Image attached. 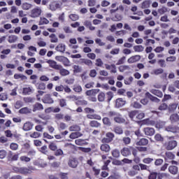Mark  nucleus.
I'll list each match as a JSON object with an SVG mask.
<instances>
[{"mask_svg":"<svg viewBox=\"0 0 179 179\" xmlns=\"http://www.w3.org/2000/svg\"><path fill=\"white\" fill-rule=\"evenodd\" d=\"M85 113H87L88 115H87V117L90 120H101V116L96 114H93L94 113V110L86 108L85 109Z\"/></svg>","mask_w":179,"mask_h":179,"instance_id":"f257e3e1","label":"nucleus"},{"mask_svg":"<svg viewBox=\"0 0 179 179\" xmlns=\"http://www.w3.org/2000/svg\"><path fill=\"white\" fill-rule=\"evenodd\" d=\"M41 13H43V10H41V8L40 7H36L34 9L31 10V17H39L41 15Z\"/></svg>","mask_w":179,"mask_h":179,"instance_id":"f03ea898","label":"nucleus"},{"mask_svg":"<svg viewBox=\"0 0 179 179\" xmlns=\"http://www.w3.org/2000/svg\"><path fill=\"white\" fill-rule=\"evenodd\" d=\"M167 150H173L176 146H177V141L174 140H170L164 144Z\"/></svg>","mask_w":179,"mask_h":179,"instance_id":"7ed1b4c3","label":"nucleus"},{"mask_svg":"<svg viewBox=\"0 0 179 179\" xmlns=\"http://www.w3.org/2000/svg\"><path fill=\"white\" fill-rule=\"evenodd\" d=\"M55 59L57 61H59V62H62L64 66H69L71 64L69 59L64 56H57Z\"/></svg>","mask_w":179,"mask_h":179,"instance_id":"20e7f679","label":"nucleus"},{"mask_svg":"<svg viewBox=\"0 0 179 179\" xmlns=\"http://www.w3.org/2000/svg\"><path fill=\"white\" fill-rule=\"evenodd\" d=\"M43 103L45 104H52L54 103V99L51 98V95L45 94L43 98L42 99Z\"/></svg>","mask_w":179,"mask_h":179,"instance_id":"39448f33","label":"nucleus"},{"mask_svg":"<svg viewBox=\"0 0 179 179\" xmlns=\"http://www.w3.org/2000/svg\"><path fill=\"white\" fill-rule=\"evenodd\" d=\"M47 64H49V66H50V68H52L53 69H61V65L57 64V62L54 61V60H47Z\"/></svg>","mask_w":179,"mask_h":179,"instance_id":"423d86ee","label":"nucleus"},{"mask_svg":"<svg viewBox=\"0 0 179 179\" xmlns=\"http://www.w3.org/2000/svg\"><path fill=\"white\" fill-rule=\"evenodd\" d=\"M113 138H114V134L113 133H107L106 137L103 138L102 139L103 143H109V142H111L113 141Z\"/></svg>","mask_w":179,"mask_h":179,"instance_id":"0eeeda50","label":"nucleus"},{"mask_svg":"<svg viewBox=\"0 0 179 179\" xmlns=\"http://www.w3.org/2000/svg\"><path fill=\"white\" fill-rule=\"evenodd\" d=\"M59 8H61V5L57 1H53L49 5V9L52 11H55L56 9H59Z\"/></svg>","mask_w":179,"mask_h":179,"instance_id":"6e6552de","label":"nucleus"},{"mask_svg":"<svg viewBox=\"0 0 179 179\" xmlns=\"http://www.w3.org/2000/svg\"><path fill=\"white\" fill-rule=\"evenodd\" d=\"M141 60L140 55H134L131 56L130 58L128 59L127 62L128 64H135V62H138Z\"/></svg>","mask_w":179,"mask_h":179,"instance_id":"1a4fd4ad","label":"nucleus"},{"mask_svg":"<svg viewBox=\"0 0 179 179\" xmlns=\"http://www.w3.org/2000/svg\"><path fill=\"white\" fill-rule=\"evenodd\" d=\"M78 159L76 158H71L69 160V166L72 169H76V167H78Z\"/></svg>","mask_w":179,"mask_h":179,"instance_id":"9d476101","label":"nucleus"},{"mask_svg":"<svg viewBox=\"0 0 179 179\" xmlns=\"http://www.w3.org/2000/svg\"><path fill=\"white\" fill-rule=\"evenodd\" d=\"M143 132L145 133V135L152 136V135H155V129L150 128V127H146V128H144Z\"/></svg>","mask_w":179,"mask_h":179,"instance_id":"9b49d317","label":"nucleus"},{"mask_svg":"<svg viewBox=\"0 0 179 179\" xmlns=\"http://www.w3.org/2000/svg\"><path fill=\"white\" fill-rule=\"evenodd\" d=\"M41 110H44V107L43 106V104L40 103H36L33 106V110L32 111L34 113H36V111H40Z\"/></svg>","mask_w":179,"mask_h":179,"instance_id":"f8f14e48","label":"nucleus"},{"mask_svg":"<svg viewBox=\"0 0 179 179\" xmlns=\"http://www.w3.org/2000/svg\"><path fill=\"white\" fill-rule=\"evenodd\" d=\"M149 143V141L146 138H141L139 141H137L136 145L137 146H146Z\"/></svg>","mask_w":179,"mask_h":179,"instance_id":"ddd939ff","label":"nucleus"},{"mask_svg":"<svg viewBox=\"0 0 179 179\" xmlns=\"http://www.w3.org/2000/svg\"><path fill=\"white\" fill-rule=\"evenodd\" d=\"M166 131L168 132H173V134H176V132L179 131L178 127L176 126H169L166 128Z\"/></svg>","mask_w":179,"mask_h":179,"instance_id":"4468645a","label":"nucleus"},{"mask_svg":"<svg viewBox=\"0 0 179 179\" xmlns=\"http://www.w3.org/2000/svg\"><path fill=\"white\" fill-rule=\"evenodd\" d=\"M99 92H100V90L94 89V90L87 91L86 94L87 96H96V94H97V93H99Z\"/></svg>","mask_w":179,"mask_h":179,"instance_id":"2eb2a0df","label":"nucleus"},{"mask_svg":"<svg viewBox=\"0 0 179 179\" xmlns=\"http://www.w3.org/2000/svg\"><path fill=\"white\" fill-rule=\"evenodd\" d=\"M33 128V124L31 122H27L26 123L24 124L22 129L24 131H30Z\"/></svg>","mask_w":179,"mask_h":179,"instance_id":"dca6fc26","label":"nucleus"},{"mask_svg":"<svg viewBox=\"0 0 179 179\" xmlns=\"http://www.w3.org/2000/svg\"><path fill=\"white\" fill-rule=\"evenodd\" d=\"M169 171L171 173V174H173V176H176L178 173V168L176 166H171L169 168Z\"/></svg>","mask_w":179,"mask_h":179,"instance_id":"f3484780","label":"nucleus"},{"mask_svg":"<svg viewBox=\"0 0 179 179\" xmlns=\"http://www.w3.org/2000/svg\"><path fill=\"white\" fill-rule=\"evenodd\" d=\"M145 96L148 97V99H150V100H151V101H155V103H159V101H160V99H157L155 96H153L152 94H150V93L147 92L145 94Z\"/></svg>","mask_w":179,"mask_h":179,"instance_id":"a211bd4d","label":"nucleus"},{"mask_svg":"<svg viewBox=\"0 0 179 179\" xmlns=\"http://www.w3.org/2000/svg\"><path fill=\"white\" fill-rule=\"evenodd\" d=\"M57 71H59V73L62 76H67V75L70 73L69 71L63 69L62 66H60V69H57Z\"/></svg>","mask_w":179,"mask_h":179,"instance_id":"6ab92c4d","label":"nucleus"},{"mask_svg":"<svg viewBox=\"0 0 179 179\" xmlns=\"http://www.w3.org/2000/svg\"><path fill=\"white\" fill-rule=\"evenodd\" d=\"M100 149L102 152L108 153V152H110V145L108 144H102L100 147Z\"/></svg>","mask_w":179,"mask_h":179,"instance_id":"aec40b11","label":"nucleus"},{"mask_svg":"<svg viewBox=\"0 0 179 179\" xmlns=\"http://www.w3.org/2000/svg\"><path fill=\"white\" fill-rule=\"evenodd\" d=\"M31 8H33V5L27 2L23 3L22 5V9H23V10H29V9H31Z\"/></svg>","mask_w":179,"mask_h":179,"instance_id":"412c9836","label":"nucleus"},{"mask_svg":"<svg viewBox=\"0 0 179 179\" xmlns=\"http://www.w3.org/2000/svg\"><path fill=\"white\" fill-rule=\"evenodd\" d=\"M19 113L20 114H30L31 113V109H30L27 107H24V108H21L19 110Z\"/></svg>","mask_w":179,"mask_h":179,"instance_id":"4be33fe9","label":"nucleus"},{"mask_svg":"<svg viewBox=\"0 0 179 179\" xmlns=\"http://www.w3.org/2000/svg\"><path fill=\"white\" fill-rule=\"evenodd\" d=\"M171 122H178L179 121V115L177 113L173 114L170 117Z\"/></svg>","mask_w":179,"mask_h":179,"instance_id":"5701e85b","label":"nucleus"},{"mask_svg":"<svg viewBox=\"0 0 179 179\" xmlns=\"http://www.w3.org/2000/svg\"><path fill=\"white\" fill-rule=\"evenodd\" d=\"M23 93L24 94H31L33 93V87H27L23 88Z\"/></svg>","mask_w":179,"mask_h":179,"instance_id":"b1692460","label":"nucleus"},{"mask_svg":"<svg viewBox=\"0 0 179 179\" xmlns=\"http://www.w3.org/2000/svg\"><path fill=\"white\" fill-rule=\"evenodd\" d=\"M122 106H125V101L122 99H117L116 100V107H122Z\"/></svg>","mask_w":179,"mask_h":179,"instance_id":"393cba45","label":"nucleus"},{"mask_svg":"<svg viewBox=\"0 0 179 179\" xmlns=\"http://www.w3.org/2000/svg\"><path fill=\"white\" fill-rule=\"evenodd\" d=\"M55 50L59 52H64L65 51V45L60 43L56 47Z\"/></svg>","mask_w":179,"mask_h":179,"instance_id":"a878e982","label":"nucleus"},{"mask_svg":"<svg viewBox=\"0 0 179 179\" xmlns=\"http://www.w3.org/2000/svg\"><path fill=\"white\" fill-rule=\"evenodd\" d=\"M121 154L122 156H129L131 155V150H129V148H124L121 150Z\"/></svg>","mask_w":179,"mask_h":179,"instance_id":"bb28decb","label":"nucleus"},{"mask_svg":"<svg viewBox=\"0 0 179 179\" xmlns=\"http://www.w3.org/2000/svg\"><path fill=\"white\" fill-rule=\"evenodd\" d=\"M82 136V134L80 132H73L70 134L71 139H76V138H79Z\"/></svg>","mask_w":179,"mask_h":179,"instance_id":"cd10ccee","label":"nucleus"},{"mask_svg":"<svg viewBox=\"0 0 179 179\" xmlns=\"http://www.w3.org/2000/svg\"><path fill=\"white\" fill-rule=\"evenodd\" d=\"M148 8H150V1H145L141 3V9H148Z\"/></svg>","mask_w":179,"mask_h":179,"instance_id":"c85d7f7f","label":"nucleus"},{"mask_svg":"<svg viewBox=\"0 0 179 179\" xmlns=\"http://www.w3.org/2000/svg\"><path fill=\"white\" fill-rule=\"evenodd\" d=\"M151 93L155 96H157V97H163V92L159 90H153L151 91Z\"/></svg>","mask_w":179,"mask_h":179,"instance_id":"c756f323","label":"nucleus"},{"mask_svg":"<svg viewBox=\"0 0 179 179\" xmlns=\"http://www.w3.org/2000/svg\"><path fill=\"white\" fill-rule=\"evenodd\" d=\"M14 78L15 79H20L21 80H27V77L23 74H15Z\"/></svg>","mask_w":179,"mask_h":179,"instance_id":"7c9ffc66","label":"nucleus"},{"mask_svg":"<svg viewBox=\"0 0 179 179\" xmlns=\"http://www.w3.org/2000/svg\"><path fill=\"white\" fill-rule=\"evenodd\" d=\"M136 115H138V110H132L129 113V117L131 118V120H133V121H135Z\"/></svg>","mask_w":179,"mask_h":179,"instance_id":"2f4dec72","label":"nucleus"},{"mask_svg":"<svg viewBox=\"0 0 179 179\" xmlns=\"http://www.w3.org/2000/svg\"><path fill=\"white\" fill-rule=\"evenodd\" d=\"M8 43H15V41H17V36L16 35H11L8 37Z\"/></svg>","mask_w":179,"mask_h":179,"instance_id":"473e14b6","label":"nucleus"},{"mask_svg":"<svg viewBox=\"0 0 179 179\" xmlns=\"http://www.w3.org/2000/svg\"><path fill=\"white\" fill-rule=\"evenodd\" d=\"M98 100L99 101H104V100H106V94L103 92H100L98 94Z\"/></svg>","mask_w":179,"mask_h":179,"instance_id":"72a5a7b5","label":"nucleus"},{"mask_svg":"<svg viewBox=\"0 0 179 179\" xmlns=\"http://www.w3.org/2000/svg\"><path fill=\"white\" fill-rule=\"evenodd\" d=\"M134 50L136 52H142L145 50V48L142 45H136L134 47Z\"/></svg>","mask_w":179,"mask_h":179,"instance_id":"f704fd0d","label":"nucleus"},{"mask_svg":"<svg viewBox=\"0 0 179 179\" xmlns=\"http://www.w3.org/2000/svg\"><path fill=\"white\" fill-rule=\"evenodd\" d=\"M69 19H71V20H72L73 22H76V20H79V15H76V14H71L69 16Z\"/></svg>","mask_w":179,"mask_h":179,"instance_id":"c9c22d12","label":"nucleus"},{"mask_svg":"<svg viewBox=\"0 0 179 179\" xmlns=\"http://www.w3.org/2000/svg\"><path fill=\"white\" fill-rule=\"evenodd\" d=\"M29 136L30 138H40V136H41V134L37 131H34L33 133H30Z\"/></svg>","mask_w":179,"mask_h":179,"instance_id":"e433bc0d","label":"nucleus"},{"mask_svg":"<svg viewBox=\"0 0 179 179\" xmlns=\"http://www.w3.org/2000/svg\"><path fill=\"white\" fill-rule=\"evenodd\" d=\"M165 159L166 160H173V159H174V155L170 152H166Z\"/></svg>","mask_w":179,"mask_h":179,"instance_id":"4c0bfd02","label":"nucleus"},{"mask_svg":"<svg viewBox=\"0 0 179 179\" xmlns=\"http://www.w3.org/2000/svg\"><path fill=\"white\" fill-rule=\"evenodd\" d=\"M20 160L21 162H24V163H29V162H30L31 159L29 157L27 156H21L20 157Z\"/></svg>","mask_w":179,"mask_h":179,"instance_id":"58836bf2","label":"nucleus"},{"mask_svg":"<svg viewBox=\"0 0 179 179\" xmlns=\"http://www.w3.org/2000/svg\"><path fill=\"white\" fill-rule=\"evenodd\" d=\"M69 131H80V127L76 124H74L69 127Z\"/></svg>","mask_w":179,"mask_h":179,"instance_id":"ea45409f","label":"nucleus"},{"mask_svg":"<svg viewBox=\"0 0 179 179\" xmlns=\"http://www.w3.org/2000/svg\"><path fill=\"white\" fill-rule=\"evenodd\" d=\"M114 120L115 121V122H125V120H124V118L121 117V116H120V115H117V116L115 117Z\"/></svg>","mask_w":179,"mask_h":179,"instance_id":"a19ab883","label":"nucleus"},{"mask_svg":"<svg viewBox=\"0 0 179 179\" xmlns=\"http://www.w3.org/2000/svg\"><path fill=\"white\" fill-rule=\"evenodd\" d=\"M10 148L11 150H17V149H19V145H17L16 143H12L10 145Z\"/></svg>","mask_w":179,"mask_h":179,"instance_id":"79ce46f5","label":"nucleus"},{"mask_svg":"<svg viewBox=\"0 0 179 179\" xmlns=\"http://www.w3.org/2000/svg\"><path fill=\"white\" fill-rule=\"evenodd\" d=\"M10 160H12L13 162H16L17 159H19V155L15 154V155H10L9 156Z\"/></svg>","mask_w":179,"mask_h":179,"instance_id":"37998d69","label":"nucleus"},{"mask_svg":"<svg viewBox=\"0 0 179 179\" xmlns=\"http://www.w3.org/2000/svg\"><path fill=\"white\" fill-rule=\"evenodd\" d=\"M73 69H74L75 73H80V72H82V67L78 65H74Z\"/></svg>","mask_w":179,"mask_h":179,"instance_id":"c03bdc74","label":"nucleus"},{"mask_svg":"<svg viewBox=\"0 0 179 179\" xmlns=\"http://www.w3.org/2000/svg\"><path fill=\"white\" fill-rule=\"evenodd\" d=\"M50 23V21L47 20L45 17H41L39 24H48Z\"/></svg>","mask_w":179,"mask_h":179,"instance_id":"a18cd8bd","label":"nucleus"},{"mask_svg":"<svg viewBox=\"0 0 179 179\" xmlns=\"http://www.w3.org/2000/svg\"><path fill=\"white\" fill-rule=\"evenodd\" d=\"M90 127L98 128V127H100V123L96 120H93L90 122Z\"/></svg>","mask_w":179,"mask_h":179,"instance_id":"49530a36","label":"nucleus"},{"mask_svg":"<svg viewBox=\"0 0 179 179\" xmlns=\"http://www.w3.org/2000/svg\"><path fill=\"white\" fill-rule=\"evenodd\" d=\"M144 117H145V113L137 110L136 120H143V118H144Z\"/></svg>","mask_w":179,"mask_h":179,"instance_id":"de8ad7c7","label":"nucleus"},{"mask_svg":"<svg viewBox=\"0 0 179 179\" xmlns=\"http://www.w3.org/2000/svg\"><path fill=\"white\" fill-rule=\"evenodd\" d=\"M50 38H51V40H50L51 43H57L58 42V38H57L55 34H52L50 36Z\"/></svg>","mask_w":179,"mask_h":179,"instance_id":"09e8293b","label":"nucleus"},{"mask_svg":"<svg viewBox=\"0 0 179 179\" xmlns=\"http://www.w3.org/2000/svg\"><path fill=\"white\" fill-rule=\"evenodd\" d=\"M20 173L21 174H28V173H30V170L27 168H20Z\"/></svg>","mask_w":179,"mask_h":179,"instance_id":"8fccbe9b","label":"nucleus"},{"mask_svg":"<svg viewBox=\"0 0 179 179\" xmlns=\"http://www.w3.org/2000/svg\"><path fill=\"white\" fill-rule=\"evenodd\" d=\"M5 100H8V94L5 93L0 94V101H5Z\"/></svg>","mask_w":179,"mask_h":179,"instance_id":"3c124183","label":"nucleus"},{"mask_svg":"<svg viewBox=\"0 0 179 179\" xmlns=\"http://www.w3.org/2000/svg\"><path fill=\"white\" fill-rule=\"evenodd\" d=\"M83 62L85 65H87V66H92V65H93V62L90 59H83Z\"/></svg>","mask_w":179,"mask_h":179,"instance_id":"603ef678","label":"nucleus"},{"mask_svg":"<svg viewBox=\"0 0 179 179\" xmlns=\"http://www.w3.org/2000/svg\"><path fill=\"white\" fill-rule=\"evenodd\" d=\"M112 156H113V157H120V150H113L112 151Z\"/></svg>","mask_w":179,"mask_h":179,"instance_id":"864d4df0","label":"nucleus"},{"mask_svg":"<svg viewBox=\"0 0 179 179\" xmlns=\"http://www.w3.org/2000/svg\"><path fill=\"white\" fill-rule=\"evenodd\" d=\"M49 148L50 149V150H57V144L54 142L50 143V144L49 145Z\"/></svg>","mask_w":179,"mask_h":179,"instance_id":"5fc2aeb1","label":"nucleus"},{"mask_svg":"<svg viewBox=\"0 0 179 179\" xmlns=\"http://www.w3.org/2000/svg\"><path fill=\"white\" fill-rule=\"evenodd\" d=\"M73 90L77 93H80V92H82V87H80V85H74Z\"/></svg>","mask_w":179,"mask_h":179,"instance_id":"6e6d98bb","label":"nucleus"},{"mask_svg":"<svg viewBox=\"0 0 179 179\" xmlns=\"http://www.w3.org/2000/svg\"><path fill=\"white\" fill-rule=\"evenodd\" d=\"M164 125H165V123L164 122L159 121L157 122L155 127L156 128L160 129V128H163Z\"/></svg>","mask_w":179,"mask_h":179,"instance_id":"4d7b16f0","label":"nucleus"},{"mask_svg":"<svg viewBox=\"0 0 179 179\" xmlns=\"http://www.w3.org/2000/svg\"><path fill=\"white\" fill-rule=\"evenodd\" d=\"M153 162L152 158H145L143 159V162H144L145 164H150Z\"/></svg>","mask_w":179,"mask_h":179,"instance_id":"13d9d810","label":"nucleus"},{"mask_svg":"<svg viewBox=\"0 0 179 179\" xmlns=\"http://www.w3.org/2000/svg\"><path fill=\"white\" fill-rule=\"evenodd\" d=\"M155 139L157 140L158 142H163V137L160 134H156L155 136Z\"/></svg>","mask_w":179,"mask_h":179,"instance_id":"bf43d9fd","label":"nucleus"},{"mask_svg":"<svg viewBox=\"0 0 179 179\" xmlns=\"http://www.w3.org/2000/svg\"><path fill=\"white\" fill-rule=\"evenodd\" d=\"M103 122L105 125H111V122H110V119H108V117H104L103 119Z\"/></svg>","mask_w":179,"mask_h":179,"instance_id":"052dcab7","label":"nucleus"},{"mask_svg":"<svg viewBox=\"0 0 179 179\" xmlns=\"http://www.w3.org/2000/svg\"><path fill=\"white\" fill-rule=\"evenodd\" d=\"M115 134H118L119 135H121V134H122L123 131L121 127H117L115 128Z\"/></svg>","mask_w":179,"mask_h":179,"instance_id":"680f3d73","label":"nucleus"},{"mask_svg":"<svg viewBox=\"0 0 179 179\" xmlns=\"http://www.w3.org/2000/svg\"><path fill=\"white\" fill-rule=\"evenodd\" d=\"M149 179H156L157 178V173L152 172L150 173V175L148 177Z\"/></svg>","mask_w":179,"mask_h":179,"instance_id":"e2e57ef3","label":"nucleus"},{"mask_svg":"<svg viewBox=\"0 0 179 179\" xmlns=\"http://www.w3.org/2000/svg\"><path fill=\"white\" fill-rule=\"evenodd\" d=\"M6 157V152L5 150H0V159H5Z\"/></svg>","mask_w":179,"mask_h":179,"instance_id":"0e129e2a","label":"nucleus"},{"mask_svg":"<svg viewBox=\"0 0 179 179\" xmlns=\"http://www.w3.org/2000/svg\"><path fill=\"white\" fill-rule=\"evenodd\" d=\"M95 65L96 66H103V61H101V59H96Z\"/></svg>","mask_w":179,"mask_h":179,"instance_id":"69168bd1","label":"nucleus"},{"mask_svg":"<svg viewBox=\"0 0 179 179\" xmlns=\"http://www.w3.org/2000/svg\"><path fill=\"white\" fill-rule=\"evenodd\" d=\"M155 166H162L163 164V159H157L155 162Z\"/></svg>","mask_w":179,"mask_h":179,"instance_id":"338daca9","label":"nucleus"},{"mask_svg":"<svg viewBox=\"0 0 179 179\" xmlns=\"http://www.w3.org/2000/svg\"><path fill=\"white\" fill-rule=\"evenodd\" d=\"M123 142L125 145H129L131 143V138L129 137L123 138Z\"/></svg>","mask_w":179,"mask_h":179,"instance_id":"774afa93","label":"nucleus"}]
</instances>
